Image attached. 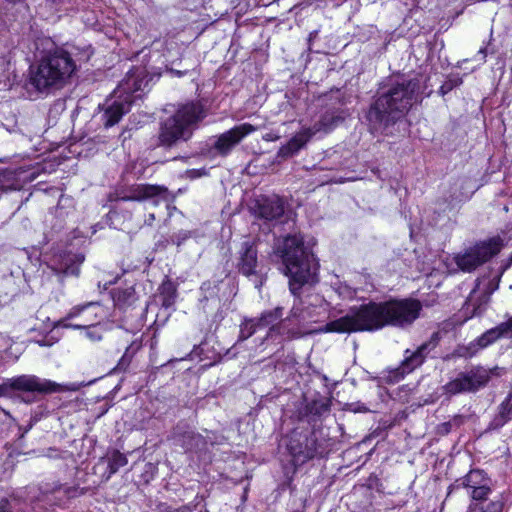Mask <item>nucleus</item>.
I'll use <instances>...</instances> for the list:
<instances>
[{
    "mask_svg": "<svg viewBox=\"0 0 512 512\" xmlns=\"http://www.w3.org/2000/svg\"><path fill=\"white\" fill-rule=\"evenodd\" d=\"M77 70V59L71 52L53 47L42 51L37 62L30 66L23 87L31 99H37L62 89Z\"/></svg>",
    "mask_w": 512,
    "mask_h": 512,
    "instance_id": "nucleus-1",
    "label": "nucleus"
},
{
    "mask_svg": "<svg viewBox=\"0 0 512 512\" xmlns=\"http://www.w3.org/2000/svg\"><path fill=\"white\" fill-rule=\"evenodd\" d=\"M285 274L289 277V287L293 294L305 284L317 282L318 263L303 244L300 235L287 236L278 247Z\"/></svg>",
    "mask_w": 512,
    "mask_h": 512,
    "instance_id": "nucleus-2",
    "label": "nucleus"
},
{
    "mask_svg": "<svg viewBox=\"0 0 512 512\" xmlns=\"http://www.w3.org/2000/svg\"><path fill=\"white\" fill-rule=\"evenodd\" d=\"M418 82L409 80L391 86L371 105L367 119L374 129L388 126L402 118L411 108Z\"/></svg>",
    "mask_w": 512,
    "mask_h": 512,
    "instance_id": "nucleus-3",
    "label": "nucleus"
},
{
    "mask_svg": "<svg viewBox=\"0 0 512 512\" xmlns=\"http://www.w3.org/2000/svg\"><path fill=\"white\" fill-rule=\"evenodd\" d=\"M150 80L145 69L141 67L131 69L126 74L104 104L106 107L101 120L105 128L117 124L122 116L130 111L132 104L141 98V93L147 88Z\"/></svg>",
    "mask_w": 512,
    "mask_h": 512,
    "instance_id": "nucleus-4",
    "label": "nucleus"
},
{
    "mask_svg": "<svg viewBox=\"0 0 512 512\" xmlns=\"http://www.w3.org/2000/svg\"><path fill=\"white\" fill-rule=\"evenodd\" d=\"M385 326L383 305L370 302L352 309L347 315L326 324L323 331L351 333L375 331Z\"/></svg>",
    "mask_w": 512,
    "mask_h": 512,
    "instance_id": "nucleus-5",
    "label": "nucleus"
},
{
    "mask_svg": "<svg viewBox=\"0 0 512 512\" xmlns=\"http://www.w3.org/2000/svg\"><path fill=\"white\" fill-rule=\"evenodd\" d=\"M203 117L204 113L199 105L182 106L170 119L166 120L164 129H162V145H170L178 139H188L191 134V126Z\"/></svg>",
    "mask_w": 512,
    "mask_h": 512,
    "instance_id": "nucleus-6",
    "label": "nucleus"
},
{
    "mask_svg": "<svg viewBox=\"0 0 512 512\" xmlns=\"http://www.w3.org/2000/svg\"><path fill=\"white\" fill-rule=\"evenodd\" d=\"M61 390V384L30 374L9 378L0 383V397H12L16 391L46 395Z\"/></svg>",
    "mask_w": 512,
    "mask_h": 512,
    "instance_id": "nucleus-7",
    "label": "nucleus"
},
{
    "mask_svg": "<svg viewBox=\"0 0 512 512\" xmlns=\"http://www.w3.org/2000/svg\"><path fill=\"white\" fill-rule=\"evenodd\" d=\"M500 368L487 369L481 366L474 367L466 372L459 373L454 379L444 386L447 394L456 395L460 393L476 392L486 386L491 376H499Z\"/></svg>",
    "mask_w": 512,
    "mask_h": 512,
    "instance_id": "nucleus-8",
    "label": "nucleus"
},
{
    "mask_svg": "<svg viewBox=\"0 0 512 512\" xmlns=\"http://www.w3.org/2000/svg\"><path fill=\"white\" fill-rule=\"evenodd\" d=\"M283 308L276 307L274 310L265 311L258 318L244 319L240 325L239 341L250 338L259 330L268 328L266 337L272 338L275 334H282L286 328V320H281Z\"/></svg>",
    "mask_w": 512,
    "mask_h": 512,
    "instance_id": "nucleus-9",
    "label": "nucleus"
},
{
    "mask_svg": "<svg viewBox=\"0 0 512 512\" xmlns=\"http://www.w3.org/2000/svg\"><path fill=\"white\" fill-rule=\"evenodd\" d=\"M385 326L405 327L411 325L420 315L422 305L415 299L390 300L382 302Z\"/></svg>",
    "mask_w": 512,
    "mask_h": 512,
    "instance_id": "nucleus-10",
    "label": "nucleus"
},
{
    "mask_svg": "<svg viewBox=\"0 0 512 512\" xmlns=\"http://www.w3.org/2000/svg\"><path fill=\"white\" fill-rule=\"evenodd\" d=\"M500 251V244L490 239L470 247L462 254L455 256L457 266L464 272H470L482 265Z\"/></svg>",
    "mask_w": 512,
    "mask_h": 512,
    "instance_id": "nucleus-11",
    "label": "nucleus"
},
{
    "mask_svg": "<svg viewBox=\"0 0 512 512\" xmlns=\"http://www.w3.org/2000/svg\"><path fill=\"white\" fill-rule=\"evenodd\" d=\"M257 127L250 123H242L220 134L213 147L222 156H227L246 136L254 133Z\"/></svg>",
    "mask_w": 512,
    "mask_h": 512,
    "instance_id": "nucleus-12",
    "label": "nucleus"
},
{
    "mask_svg": "<svg viewBox=\"0 0 512 512\" xmlns=\"http://www.w3.org/2000/svg\"><path fill=\"white\" fill-rule=\"evenodd\" d=\"M287 449L295 465H300L312 459L317 453V441L314 437H291Z\"/></svg>",
    "mask_w": 512,
    "mask_h": 512,
    "instance_id": "nucleus-13",
    "label": "nucleus"
},
{
    "mask_svg": "<svg viewBox=\"0 0 512 512\" xmlns=\"http://www.w3.org/2000/svg\"><path fill=\"white\" fill-rule=\"evenodd\" d=\"M252 210L256 217L270 221L283 215L284 206L282 200L277 196L260 197L256 199Z\"/></svg>",
    "mask_w": 512,
    "mask_h": 512,
    "instance_id": "nucleus-14",
    "label": "nucleus"
},
{
    "mask_svg": "<svg viewBox=\"0 0 512 512\" xmlns=\"http://www.w3.org/2000/svg\"><path fill=\"white\" fill-rule=\"evenodd\" d=\"M320 129V127L315 125L313 128H306L300 131L295 136H293L286 145L280 148L279 155L282 157H290L294 155L309 141L313 135L320 131Z\"/></svg>",
    "mask_w": 512,
    "mask_h": 512,
    "instance_id": "nucleus-15",
    "label": "nucleus"
},
{
    "mask_svg": "<svg viewBox=\"0 0 512 512\" xmlns=\"http://www.w3.org/2000/svg\"><path fill=\"white\" fill-rule=\"evenodd\" d=\"M499 338H512V317L508 321L483 333L477 339V344L480 348H485Z\"/></svg>",
    "mask_w": 512,
    "mask_h": 512,
    "instance_id": "nucleus-16",
    "label": "nucleus"
},
{
    "mask_svg": "<svg viewBox=\"0 0 512 512\" xmlns=\"http://www.w3.org/2000/svg\"><path fill=\"white\" fill-rule=\"evenodd\" d=\"M111 295L114 305L119 309H126L132 306L137 300L135 289L132 286L113 289Z\"/></svg>",
    "mask_w": 512,
    "mask_h": 512,
    "instance_id": "nucleus-17",
    "label": "nucleus"
},
{
    "mask_svg": "<svg viewBox=\"0 0 512 512\" xmlns=\"http://www.w3.org/2000/svg\"><path fill=\"white\" fill-rule=\"evenodd\" d=\"M512 419V391L502 401L499 406V412L491 421L490 428L499 429Z\"/></svg>",
    "mask_w": 512,
    "mask_h": 512,
    "instance_id": "nucleus-18",
    "label": "nucleus"
},
{
    "mask_svg": "<svg viewBox=\"0 0 512 512\" xmlns=\"http://www.w3.org/2000/svg\"><path fill=\"white\" fill-rule=\"evenodd\" d=\"M141 347H142V342L140 339L136 338L133 341H131L129 346L126 348L124 354L118 361L117 365L114 367V369L111 372L112 373L125 372L128 369V367L130 366L133 357L141 349Z\"/></svg>",
    "mask_w": 512,
    "mask_h": 512,
    "instance_id": "nucleus-19",
    "label": "nucleus"
},
{
    "mask_svg": "<svg viewBox=\"0 0 512 512\" xmlns=\"http://www.w3.org/2000/svg\"><path fill=\"white\" fill-rule=\"evenodd\" d=\"M488 484H490V479L481 470H471L461 479V485L467 490V492Z\"/></svg>",
    "mask_w": 512,
    "mask_h": 512,
    "instance_id": "nucleus-20",
    "label": "nucleus"
},
{
    "mask_svg": "<svg viewBox=\"0 0 512 512\" xmlns=\"http://www.w3.org/2000/svg\"><path fill=\"white\" fill-rule=\"evenodd\" d=\"M245 250L241 256L240 270L246 275H252L257 264V251L252 245L245 243Z\"/></svg>",
    "mask_w": 512,
    "mask_h": 512,
    "instance_id": "nucleus-21",
    "label": "nucleus"
},
{
    "mask_svg": "<svg viewBox=\"0 0 512 512\" xmlns=\"http://www.w3.org/2000/svg\"><path fill=\"white\" fill-rule=\"evenodd\" d=\"M160 193V186L141 184L138 185L130 196L122 197L123 200H143L157 196Z\"/></svg>",
    "mask_w": 512,
    "mask_h": 512,
    "instance_id": "nucleus-22",
    "label": "nucleus"
},
{
    "mask_svg": "<svg viewBox=\"0 0 512 512\" xmlns=\"http://www.w3.org/2000/svg\"><path fill=\"white\" fill-rule=\"evenodd\" d=\"M108 473L105 475V479L108 480L113 474H115L121 467L127 465L128 460L125 454L118 450L112 451L108 455Z\"/></svg>",
    "mask_w": 512,
    "mask_h": 512,
    "instance_id": "nucleus-23",
    "label": "nucleus"
},
{
    "mask_svg": "<svg viewBox=\"0 0 512 512\" xmlns=\"http://www.w3.org/2000/svg\"><path fill=\"white\" fill-rule=\"evenodd\" d=\"M427 345L424 344L419 347L415 352H413L410 356H407L402 363V371L403 372H411L416 367L420 366L424 360V351L426 350Z\"/></svg>",
    "mask_w": 512,
    "mask_h": 512,
    "instance_id": "nucleus-24",
    "label": "nucleus"
},
{
    "mask_svg": "<svg viewBox=\"0 0 512 512\" xmlns=\"http://www.w3.org/2000/svg\"><path fill=\"white\" fill-rule=\"evenodd\" d=\"M503 503L500 500L485 502H475L470 505L469 512H501Z\"/></svg>",
    "mask_w": 512,
    "mask_h": 512,
    "instance_id": "nucleus-25",
    "label": "nucleus"
},
{
    "mask_svg": "<svg viewBox=\"0 0 512 512\" xmlns=\"http://www.w3.org/2000/svg\"><path fill=\"white\" fill-rule=\"evenodd\" d=\"M65 328L86 329V336L93 342L101 341L103 338V330L101 327L94 325H65Z\"/></svg>",
    "mask_w": 512,
    "mask_h": 512,
    "instance_id": "nucleus-26",
    "label": "nucleus"
},
{
    "mask_svg": "<svg viewBox=\"0 0 512 512\" xmlns=\"http://www.w3.org/2000/svg\"><path fill=\"white\" fill-rule=\"evenodd\" d=\"M66 110V100L63 98L56 99L50 106L48 111L49 121L56 122L58 117Z\"/></svg>",
    "mask_w": 512,
    "mask_h": 512,
    "instance_id": "nucleus-27",
    "label": "nucleus"
},
{
    "mask_svg": "<svg viewBox=\"0 0 512 512\" xmlns=\"http://www.w3.org/2000/svg\"><path fill=\"white\" fill-rule=\"evenodd\" d=\"M96 305H99V303H98V302H96V301H91V302H87V303H85V304H83V305H78V306L73 307V308L69 311V313L67 314V316H66L64 319L60 320V321H59L55 326H62V327H65V325H70L69 323H66V321H67L68 319H72V318H74V317H76V316L80 315V313H81L82 311H84L85 309H87V308H89V307H92V306H96Z\"/></svg>",
    "mask_w": 512,
    "mask_h": 512,
    "instance_id": "nucleus-28",
    "label": "nucleus"
},
{
    "mask_svg": "<svg viewBox=\"0 0 512 512\" xmlns=\"http://www.w3.org/2000/svg\"><path fill=\"white\" fill-rule=\"evenodd\" d=\"M162 306H170L175 296V288L171 283H162Z\"/></svg>",
    "mask_w": 512,
    "mask_h": 512,
    "instance_id": "nucleus-29",
    "label": "nucleus"
},
{
    "mask_svg": "<svg viewBox=\"0 0 512 512\" xmlns=\"http://www.w3.org/2000/svg\"><path fill=\"white\" fill-rule=\"evenodd\" d=\"M491 488L490 484L484 485L482 487H478L475 489H472L471 491L467 492L469 496L476 502H483L486 500L487 496L490 494Z\"/></svg>",
    "mask_w": 512,
    "mask_h": 512,
    "instance_id": "nucleus-30",
    "label": "nucleus"
},
{
    "mask_svg": "<svg viewBox=\"0 0 512 512\" xmlns=\"http://www.w3.org/2000/svg\"><path fill=\"white\" fill-rule=\"evenodd\" d=\"M68 261L73 262L71 265H66L62 270L65 274H78L79 272V264L83 262V256L77 255H68Z\"/></svg>",
    "mask_w": 512,
    "mask_h": 512,
    "instance_id": "nucleus-31",
    "label": "nucleus"
},
{
    "mask_svg": "<svg viewBox=\"0 0 512 512\" xmlns=\"http://www.w3.org/2000/svg\"><path fill=\"white\" fill-rule=\"evenodd\" d=\"M44 456L47 458H51V459H58V458L66 459L72 455L68 451L61 452V451L57 450L56 448L50 447L44 451Z\"/></svg>",
    "mask_w": 512,
    "mask_h": 512,
    "instance_id": "nucleus-32",
    "label": "nucleus"
},
{
    "mask_svg": "<svg viewBox=\"0 0 512 512\" xmlns=\"http://www.w3.org/2000/svg\"><path fill=\"white\" fill-rule=\"evenodd\" d=\"M87 490V488H79L78 486H72L65 488L64 493L68 498H75L84 495L87 492Z\"/></svg>",
    "mask_w": 512,
    "mask_h": 512,
    "instance_id": "nucleus-33",
    "label": "nucleus"
},
{
    "mask_svg": "<svg viewBox=\"0 0 512 512\" xmlns=\"http://www.w3.org/2000/svg\"><path fill=\"white\" fill-rule=\"evenodd\" d=\"M45 409L46 408L43 407V406H39L37 408V410L32 414L30 423H29L28 427L25 429V432H27L33 426L34 423H36V422H38L40 420V418L42 417Z\"/></svg>",
    "mask_w": 512,
    "mask_h": 512,
    "instance_id": "nucleus-34",
    "label": "nucleus"
},
{
    "mask_svg": "<svg viewBox=\"0 0 512 512\" xmlns=\"http://www.w3.org/2000/svg\"><path fill=\"white\" fill-rule=\"evenodd\" d=\"M290 318H297V319H300V320H305L306 319V317L303 314V310L299 306H297V305H294L292 307L288 319H290Z\"/></svg>",
    "mask_w": 512,
    "mask_h": 512,
    "instance_id": "nucleus-35",
    "label": "nucleus"
},
{
    "mask_svg": "<svg viewBox=\"0 0 512 512\" xmlns=\"http://www.w3.org/2000/svg\"><path fill=\"white\" fill-rule=\"evenodd\" d=\"M355 292L347 286L339 287V295L343 298H352Z\"/></svg>",
    "mask_w": 512,
    "mask_h": 512,
    "instance_id": "nucleus-36",
    "label": "nucleus"
},
{
    "mask_svg": "<svg viewBox=\"0 0 512 512\" xmlns=\"http://www.w3.org/2000/svg\"><path fill=\"white\" fill-rule=\"evenodd\" d=\"M51 9L58 10L67 0H45Z\"/></svg>",
    "mask_w": 512,
    "mask_h": 512,
    "instance_id": "nucleus-37",
    "label": "nucleus"
},
{
    "mask_svg": "<svg viewBox=\"0 0 512 512\" xmlns=\"http://www.w3.org/2000/svg\"><path fill=\"white\" fill-rule=\"evenodd\" d=\"M0 512H11L10 503L6 499L0 501Z\"/></svg>",
    "mask_w": 512,
    "mask_h": 512,
    "instance_id": "nucleus-38",
    "label": "nucleus"
},
{
    "mask_svg": "<svg viewBox=\"0 0 512 512\" xmlns=\"http://www.w3.org/2000/svg\"><path fill=\"white\" fill-rule=\"evenodd\" d=\"M20 399L27 404L33 403L35 401V397L31 395L21 396Z\"/></svg>",
    "mask_w": 512,
    "mask_h": 512,
    "instance_id": "nucleus-39",
    "label": "nucleus"
},
{
    "mask_svg": "<svg viewBox=\"0 0 512 512\" xmlns=\"http://www.w3.org/2000/svg\"><path fill=\"white\" fill-rule=\"evenodd\" d=\"M7 5H17V4H23L24 0H5Z\"/></svg>",
    "mask_w": 512,
    "mask_h": 512,
    "instance_id": "nucleus-40",
    "label": "nucleus"
},
{
    "mask_svg": "<svg viewBox=\"0 0 512 512\" xmlns=\"http://www.w3.org/2000/svg\"><path fill=\"white\" fill-rule=\"evenodd\" d=\"M479 55H481V60L485 61L486 58V48H481L478 52Z\"/></svg>",
    "mask_w": 512,
    "mask_h": 512,
    "instance_id": "nucleus-41",
    "label": "nucleus"
},
{
    "mask_svg": "<svg viewBox=\"0 0 512 512\" xmlns=\"http://www.w3.org/2000/svg\"><path fill=\"white\" fill-rule=\"evenodd\" d=\"M5 178V175L0 173V190H5V187L3 185V179Z\"/></svg>",
    "mask_w": 512,
    "mask_h": 512,
    "instance_id": "nucleus-42",
    "label": "nucleus"
},
{
    "mask_svg": "<svg viewBox=\"0 0 512 512\" xmlns=\"http://www.w3.org/2000/svg\"><path fill=\"white\" fill-rule=\"evenodd\" d=\"M167 71H168V72H170V73H174V74H176L177 76H181V75H182V72H181V71H174V70H172V69H167Z\"/></svg>",
    "mask_w": 512,
    "mask_h": 512,
    "instance_id": "nucleus-43",
    "label": "nucleus"
},
{
    "mask_svg": "<svg viewBox=\"0 0 512 512\" xmlns=\"http://www.w3.org/2000/svg\"><path fill=\"white\" fill-rule=\"evenodd\" d=\"M445 88L451 89L452 85H449V83H446V84L442 85L441 90L444 91Z\"/></svg>",
    "mask_w": 512,
    "mask_h": 512,
    "instance_id": "nucleus-44",
    "label": "nucleus"
},
{
    "mask_svg": "<svg viewBox=\"0 0 512 512\" xmlns=\"http://www.w3.org/2000/svg\"><path fill=\"white\" fill-rule=\"evenodd\" d=\"M299 336H300L299 333H291V335H288V338L299 337Z\"/></svg>",
    "mask_w": 512,
    "mask_h": 512,
    "instance_id": "nucleus-45",
    "label": "nucleus"
},
{
    "mask_svg": "<svg viewBox=\"0 0 512 512\" xmlns=\"http://www.w3.org/2000/svg\"><path fill=\"white\" fill-rule=\"evenodd\" d=\"M45 42H46L47 44H50L51 46H53V45H54L50 40H45Z\"/></svg>",
    "mask_w": 512,
    "mask_h": 512,
    "instance_id": "nucleus-46",
    "label": "nucleus"
},
{
    "mask_svg": "<svg viewBox=\"0 0 512 512\" xmlns=\"http://www.w3.org/2000/svg\"><path fill=\"white\" fill-rule=\"evenodd\" d=\"M460 83H461V80H460V79H457V80L455 81V84H454V85H458V84H460Z\"/></svg>",
    "mask_w": 512,
    "mask_h": 512,
    "instance_id": "nucleus-47",
    "label": "nucleus"
},
{
    "mask_svg": "<svg viewBox=\"0 0 512 512\" xmlns=\"http://www.w3.org/2000/svg\"><path fill=\"white\" fill-rule=\"evenodd\" d=\"M152 219H155L154 214H151L150 217H149V220H152Z\"/></svg>",
    "mask_w": 512,
    "mask_h": 512,
    "instance_id": "nucleus-48",
    "label": "nucleus"
},
{
    "mask_svg": "<svg viewBox=\"0 0 512 512\" xmlns=\"http://www.w3.org/2000/svg\"><path fill=\"white\" fill-rule=\"evenodd\" d=\"M152 219H155L154 214H151L150 217H149V220H152Z\"/></svg>",
    "mask_w": 512,
    "mask_h": 512,
    "instance_id": "nucleus-49",
    "label": "nucleus"
}]
</instances>
